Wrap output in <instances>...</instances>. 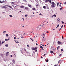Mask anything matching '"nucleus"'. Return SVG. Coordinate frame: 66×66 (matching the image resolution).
Segmentation results:
<instances>
[{
  "label": "nucleus",
  "mask_w": 66,
  "mask_h": 66,
  "mask_svg": "<svg viewBox=\"0 0 66 66\" xmlns=\"http://www.w3.org/2000/svg\"><path fill=\"white\" fill-rule=\"evenodd\" d=\"M22 19H23V21H24V19L23 18H22Z\"/></svg>",
  "instance_id": "56"
},
{
  "label": "nucleus",
  "mask_w": 66,
  "mask_h": 66,
  "mask_svg": "<svg viewBox=\"0 0 66 66\" xmlns=\"http://www.w3.org/2000/svg\"><path fill=\"white\" fill-rule=\"evenodd\" d=\"M62 55V54H60L59 55V56H61Z\"/></svg>",
  "instance_id": "34"
},
{
  "label": "nucleus",
  "mask_w": 66,
  "mask_h": 66,
  "mask_svg": "<svg viewBox=\"0 0 66 66\" xmlns=\"http://www.w3.org/2000/svg\"><path fill=\"white\" fill-rule=\"evenodd\" d=\"M5 6H8V7H9L10 8H12V6L10 5H5Z\"/></svg>",
  "instance_id": "6"
},
{
  "label": "nucleus",
  "mask_w": 66,
  "mask_h": 66,
  "mask_svg": "<svg viewBox=\"0 0 66 66\" xmlns=\"http://www.w3.org/2000/svg\"><path fill=\"white\" fill-rule=\"evenodd\" d=\"M13 62V64H15V61L14 60H12Z\"/></svg>",
  "instance_id": "9"
},
{
  "label": "nucleus",
  "mask_w": 66,
  "mask_h": 66,
  "mask_svg": "<svg viewBox=\"0 0 66 66\" xmlns=\"http://www.w3.org/2000/svg\"><path fill=\"white\" fill-rule=\"evenodd\" d=\"M35 52H37V50H35Z\"/></svg>",
  "instance_id": "45"
},
{
  "label": "nucleus",
  "mask_w": 66,
  "mask_h": 66,
  "mask_svg": "<svg viewBox=\"0 0 66 66\" xmlns=\"http://www.w3.org/2000/svg\"><path fill=\"white\" fill-rule=\"evenodd\" d=\"M48 1H49V2H50V3H51V0H49Z\"/></svg>",
  "instance_id": "21"
},
{
  "label": "nucleus",
  "mask_w": 66,
  "mask_h": 66,
  "mask_svg": "<svg viewBox=\"0 0 66 66\" xmlns=\"http://www.w3.org/2000/svg\"><path fill=\"white\" fill-rule=\"evenodd\" d=\"M14 2H12L11 3V4H14Z\"/></svg>",
  "instance_id": "29"
},
{
  "label": "nucleus",
  "mask_w": 66,
  "mask_h": 66,
  "mask_svg": "<svg viewBox=\"0 0 66 66\" xmlns=\"http://www.w3.org/2000/svg\"><path fill=\"white\" fill-rule=\"evenodd\" d=\"M2 2H4V1H2Z\"/></svg>",
  "instance_id": "60"
},
{
  "label": "nucleus",
  "mask_w": 66,
  "mask_h": 66,
  "mask_svg": "<svg viewBox=\"0 0 66 66\" xmlns=\"http://www.w3.org/2000/svg\"><path fill=\"white\" fill-rule=\"evenodd\" d=\"M53 16H54V17H56V15L55 14H54Z\"/></svg>",
  "instance_id": "28"
},
{
  "label": "nucleus",
  "mask_w": 66,
  "mask_h": 66,
  "mask_svg": "<svg viewBox=\"0 0 66 66\" xmlns=\"http://www.w3.org/2000/svg\"><path fill=\"white\" fill-rule=\"evenodd\" d=\"M58 43L59 45H60L61 44V43L60 42V41H58Z\"/></svg>",
  "instance_id": "10"
},
{
  "label": "nucleus",
  "mask_w": 66,
  "mask_h": 66,
  "mask_svg": "<svg viewBox=\"0 0 66 66\" xmlns=\"http://www.w3.org/2000/svg\"><path fill=\"white\" fill-rule=\"evenodd\" d=\"M60 10H62V8H60Z\"/></svg>",
  "instance_id": "51"
},
{
  "label": "nucleus",
  "mask_w": 66,
  "mask_h": 66,
  "mask_svg": "<svg viewBox=\"0 0 66 66\" xmlns=\"http://www.w3.org/2000/svg\"><path fill=\"white\" fill-rule=\"evenodd\" d=\"M59 27V24H58L56 27V28Z\"/></svg>",
  "instance_id": "36"
},
{
  "label": "nucleus",
  "mask_w": 66,
  "mask_h": 66,
  "mask_svg": "<svg viewBox=\"0 0 66 66\" xmlns=\"http://www.w3.org/2000/svg\"><path fill=\"white\" fill-rule=\"evenodd\" d=\"M1 7L3 8V9H7V7L6 6H3Z\"/></svg>",
  "instance_id": "4"
},
{
  "label": "nucleus",
  "mask_w": 66,
  "mask_h": 66,
  "mask_svg": "<svg viewBox=\"0 0 66 66\" xmlns=\"http://www.w3.org/2000/svg\"><path fill=\"white\" fill-rule=\"evenodd\" d=\"M61 22H62V24H64V22H63V21H62Z\"/></svg>",
  "instance_id": "32"
},
{
  "label": "nucleus",
  "mask_w": 66,
  "mask_h": 66,
  "mask_svg": "<svg viewBox=\"0 0 66 66\" xmlns=\"http://www.w3.org/2000/svg\"><path fill=\"white\" fill-rule=\"evenodd\" d=\"M42 15V14H41V13H40L39 14V15Z\"/></svg>",
  "instance_id": "52"
},
{
  "label": "nucleus",
  "mask_w": 66,
  "mask_h": 66,
  "mask_svg": "<svg viewBox=\"0 0 66 66\" xmlns=\"http://www.w3.org/2000/svg\"><path fill=\"white\" fill-rule=\"evenodd\" d=\"M46 62H48V61H49V60L48 59H47V60H46Z\"/></svg>",
  "instance_id": "18"
},
{
  "label": "nucleus",
  "mask_w": 66,
  "mask_h": 66,
  "mask_svg": "<svg viewBox=\"0 0 66 66\" xmlns=\"http://www.w3.org/2000/svg\"><path fill=\"white\" fill-rule=\"evenodd\" d=\"M9 52H7L6 53V56H7L9 55Z\"/></svg>",
  "instance_id": "5"
},
{
  "label": "nucleus",
  "mask_w": 66,
  "mask_h": 66,
  "mask_svg": "<svg viewBox=\"0 0 66 66\" xmlns=\"http://www.w3.org/2000/svg\"><path fill=\"white\" fill-rule=\"evenodd\" d=\"M14 57H16V55H15V54H14Z\"/></svg>",
  "instance_id": "24"
},
{
  "label": "nucleus",
  "mask_w": 66,
  "mask_h": 66,
  "mask_svg": "<svg viewBox=\"0 0 66 66\" xmlns=\"http://www.w3.org/2000/svg\"><path fill=\"white\" fill-rule=\"evenodd\" d=\"M6 36H9V35H8V34H6Z\"/></svg>",
  "instance_id": "39"
},
{
  "label": "nucleus",
  "mask_w": 66,
  "mask_h": 66,
  "mask_svg": "<svg viewBox=\"0 0 66 66\" xmlns=\"http://www.w3.org/2000/svg\"><path fill=\"white\" fill-rule=\"evenodd\" d=\"M49 1V0H46V2H48V1Z\"/></svg>",
  "instance_id": "26"
},
{
  "label": "nucleus",
  "mask_w": 66,
  "mask_h": 66,
  "mask_svg": "<svg viewBox=\"0 0 66 66\" xmlns=\"http://www.w3.org/2000/svg\"><path fill=\"white\" fill-rule=\"evenodd\" d=\"M36 7L38 6V4L36 5Z\"/></svg>",
  "instance_id": "38"
},
{
  "label": "nucleus",
  "mask_w": 66,
  "mask_h": 66,
  "mask_svg": "<svg viewBox=\"0 0 66 66\" xmlns=\"http://www.w3.org/2000/svg\"><path fill=\"white\" fill-rule=\"evenodd\" d=\"M41 58H42V59H43V57H42V56H41Z\"/></svg>",
  "instance_id": "63"
},
{
  "label": "nucleus",
  "mask_w": 66,
  "mask_h": 66,
  "mask_svg": "<svg viewBox=\"0 0 66 66\" xmlns=\"http://www.w3.org/2000/svg\"><path fill=\"white\" fill-rule=\"evenodd\" d=\"M5 41H3L2 42V43L3 44V43H5Z\"/></svg>",
  "instance_id": "41"
},
{
  "label": "nucleus",
  "mask_w": 66,
  "mask_h": 66,
  "mask_svg": "<svg viewBox=\"0 0 66 66\" xmlns=\"http://www.w3.org/2000/svg\"><path fill=\"white\" fill-rule=\"evenodd\" d=\"M0 3H3V2H2L1 1H0Z\"/></svg>",
  "instance_id": "43"
},
{
  "label": "nucleus",
  "mask_w": 66,
  "mask_h": 66,
  "mask_svg": "<svg viewBox=\"0 0 66 66\" xmlns=\"http://www.w3.org/2000/svg\"><path fill=\"white\" fill-rule=\"evenodd\" d=\"M24 9H25V10H29V8L28 7H25L24 8Z\"/></svg>",
  "instance_id": "12"
},
{
  "label": "nucleus",
  "mask_w": 66,
  "mask_h": 66,
  "mask_svg": "<svg viewBox=\"0 0 66 66\" xmlns=\"http://www.w3.org/2000/svg\"><path fill=\"white\" fill-rule=\"evenodd\" d=\"M45 55H46V54H44V56H45Z\"/></svg>",
  "instance_id": "49"
},
{
  "label": "nucleus",
  "mask_w": 66,
  "mask_h": 66,
  "mask_svg": "<svg viewBox=\"0 0 66 66\" xmlns=\"http://www.w3.org/2000/svg\"><path fill=\"white\" fill-rule=\"evenodd\" d=\"M62 39H64V37H63V36H62Z\"/></svg>",
  "instance_id": "40"
},
{
  "label": "nucleus",
  "mask_w": 66,
  "mask_h": 66,
  "mask_svg": "<svg viewBox=\"0 0 66 66\" xmlns=\"http://www.w3.org/2000/svg\"><path fill=\"white\" fill-rule=\"evenodd\" d=\"M39 1H40V2H42V0H40Z\"/></svg>",
  "instance_id": "61"
},
{
  "label": "nucleus",
  "mask_w": 66,
  "mask_h": 66,
  "mask_svg": "<svg viewBox=\"0 0 66 66\" xmlns=\"http://www.w3.org/2000/svg\"><path fill=\"white\" fill-rule=\"evenodd\" d=\"M8 40H10V38H8V39H5V41H8Z\"/></svg>",
  "instance_id": "14"
},
{
  "label": "nucleus",
  "mask_w": 66,
  "mask_h": 66,
  "mask_svg": "<svg viewBox=\"0 0 66 66\" xmlns=\"http://www.w3.org/2000/svg\"><path fill=\"white\" fill-rule=\"evenodd\" d=\"M53 51H51V53H53Z\"/></svg>",
  "instance_id": "35"
},
{
  "label": "nucleus",
  "mask_w": 66,
  "mask_h": 66,
  "mask_svg": "<svg viewBox=\"0 0 66 66\" xmlns=\"http://www.w3.org/2000/svg\"><path fill=\"white\" fill-rule=\"evenodd\" d=\"M24 51L26 52V48H24Z\"/></svg>",
  "instance_id": "33"
},
{
  "label": "nucleus",
  "mask_w": 66,
  "mask_h": 66,
  "mask_svg": "<svg viewBox=\"0 0 66 66\" xmlns=\"http://www.w3.org/2000/svg\"><path fill=\"white\" fill-rule=\"evenodd\" d=\"M64 4H66V2H65Z\"/></svg>",
  "instance_id": "64"
},
{
  "label": "nucleus",
  "mask_w": 66,
  "mask_h": 66,
  "mask_svg": "<svg viewBox=\"0 0 66 66\" xmlns=\"http://www.w3.org/2000/svg\"><path fill=\"white\" fill-rule=\"evenodd\" d=\"M27 47H29V45H27Z\"/></svg>",
  "instance_id": "59"
},
{
  "label": "nucleus",
  "mask_w": 66,
  "mask_h": 66,
  "mask_svg": "<svg viewBox=\"0 0 66 66\" xmlns=\"http://www.w3.org/2000/svg\"><path fill=\"white\" fill-rule=\"evenodd\" d=\"M28 6H29V7H31V5H30V4H28Z\"/></svg>",
  "instance_id": "17"
},
{
  "label": "nucleus",
  "mask_w": 66,
  "mask_h": 66,
  "mask_svg": "<svg viewBox=\"0 0 66 66\" xmlns=\"http://www.w3.org/2000/svg\"><path fill=\"white\" fill-rule=\"evenodd\" d=\"M57 20L58 21H60V19L58 18V19H57Z\"/></svg>",
  "instance_id": "20"
},
{
  "label": "nucleus",
  "mask_w": 66,
  "mask_h": 66,
  "mask_svg": "<svg viewBox=\"0 0 66 66\" xmlns=\"http://www.w3.org/2000/svg\"><path fill=\"white\" fill-rule=\"evenodd\" d=\"M37 49V47L34 48V47H33L32 48V49L33 50H35Z\"/></svg>",
  "instance_id": "2"
},
{
  "label": "nucleus",
  "mask_w": 66,
  "mask_h": 66,
  "mask_svg": "<svg viewBox=\"0 0 66 66\" xmlns=\"http://www.w3.org/2000/svg\"><path fill=\"white\" fill-rule=\"evenodd\" d=\"M20 8H23L24 7V6H20Z\"/></svg>",
  "instance_id": "7"
},
{
  "label": "nucleus",
  "mask_w": 66,
  "mask_h": 66,
  "mask_svg": "<svg viewBox=\"0 0 66 66\" xmlns=\"http://www.w3.org/2000/svg\"><path fill=\"white\" fill-rule=\"evenodd\" d=\"M47 9L48 10H49V8L48 7H47Z\"/></svg>",
  "instance_id": "44"
},
{
  "label": "nucleus",
  "mask_w": 66,
  "mask_h": 66,
  "mask_svg": "<svg viewBox=\"0 0 66 66\" xmlns=\"http://www.w3.org/2000/svg\"><path fill=\"white\" fill-rule=\"evenodd\" d=\"M25 17H28V15H25Z\"/></svg>",
  "instance_id": "42"
},
{
  "label": "nucleus",
  "mask_w": 66,
  "mask_h": 66,
  "mask_svg": "<svg viewBox=\"0 0 66 66\" xmlns=\"http://www.w3.org/2000/svg\"><path fill=\"white\" fill-rule=\"evenodd\" d=\"M57 66V65L55 64V65H54V66Z\"/></svg>",
  "instance_id": "50"
},
{
  "label": "nucleus",
  "mask_w": 66,
  "mask_h": 66,
  "mask_svg": "<svg viewBox=\"0 0 66 66\" xmlns=\"http://www.w3.org/2000/svg\"><path fill=\"white\" fill-rule=\"evenodd\" d=\"M57 47L58 48H60V46H58V47Z\"/></svg>",
  "instance_id": "54"
},
{
  "label": "nucleus",
  "mask_w": 66,
  "mask_h": 66,
  "mask_svg": "<svg viewBox=\"0 0 66 66\" xmlns=\"http://www.w3.org/2000/svg\"><path fill=\"white\" fill-rule=\"evenodd\" d=\"M52 5L51 6V7L52 9L53 7H55V6H54V5H55V3H54V2H52L51 3Z\"/></svg>",
  "instance_id": "1"
},
{
  "label": "nucleus",
  "mask_w": 66,
  "mask_h": 66,
  "mask_svg": "<svg viewBox=\"0 0 66 66\" xmlns=\"http://www.w3.org/2000/svg\"><path fill=\"white\" fill-rule=\"evenodd\" d=\"M21 37L22 38H23V37L22 36Z\"/></svg>",
  "instance_id": "46"
},
{
  "label": "nucleus",
  "mask_w": 66,
  "mask_h": 66,
  "mask_svg": "<svg viewBox=\"0 0 66 66\" xmlns=\"http://www.w3.org/2000/svg\"><path fill=\"white\" fill-rule=\"evenodd\" d=\"M46 32L47 33H49V31H47Z\"/></svg>",
  "instance_id": "47"
},
{
  "label": "nucleus",
  "mask_w": 66,
  "mask_h": 66,
  "mask_svg": "<svg viewBox=\"0 0 66 66\" xmlns=\"http://www.w3.org/2000/svg\"><path fill=\"white\" fill-rule=\"evenodd\" d=\"M36 46H38V44H37V43H36Z\"/></svg>",
  "instance_id": "55"
},
{
  "label": "nucleus",
  "mask_w": 66,
  "mask_h": 66,
  "mask_svg": "<svg viewBox=\"0 0 66 66\" xmlns=\"http://www.w3.org/2000/svg\"><path fill=\"white\" fill-rule=\"evenodd\" d=\"M5 46H6V47H7L9 46V44H6L5 45Z\"/></svg>",
  "instance_id": "15"
},
{
  "label": "nucleus",
  "mask_w": 66,
  "mask_h": 66,
  "mask_svg": "<svg viewBox=\"0 0 66 66\" xmlns=\"http://www.w3.org/2000/svg\"><path fill=\"white\" fill-rule=\"evenodd\" d=\"M59 2H58L57 3V7H59Z\"/></svg>",
  "instance_id": "23"
},
{
  "label": "nucleus",
  "mask_w": 66,
  "mask_h": 66,
  "mask_svg": "<svg viewBox=\"0 0 66 66\" xmlns=\"http://www.w3.org/2000/svg\"><path fill=\"white\" fill-rule=\"evenodd\" d=\"M16 37H14V39H16Z\"/></svg>",
  "instance_id": "58"
},
{
  "label": "nucleus",
  "mask_w": 66,
  "mask_h": 66,
  "mask_svg": "<svg viewBox=\"0 0 66 66\" xmlns=\"http://www.w3.org/2000/svg\"><path fill=\"white\" fill-rule=\"evenodd\" d=\"M36 10V9L35 8H33L32 9V11H34V10Z\"/></svg>",
  "instance_id": "11"
},
{
  "label": "nucleus",
  "mask_w": 66,
  "mask_h": 66,
  "mask_svg": "<svg viewBox=\"0 0 66 66\" xmlns=\"http://www.w3.org/2000/svg\"><path fill=\"white\" fill-rule=\"evenodd\" d=\"M43 8H44V9H46V7L45 6H43Z\"/></svg>",
  "instance_id": "19"
},
{
  "label": "nucleus",
  "mask_w": 66,
  "mask_h": 66,
  "mask_svg": "<svg viewBox=\"0 0 66 66\" xmlns=\"http://www.w3.org/2000/svg\"><path fill=\"white\" fill-rule=\"evenodd\" d=\"M63 51V49H62L61 50V52H62Z\"/></svg>",
  "instance_id": "30"
},
{
  "label": "nucleus",
  "mask_w": 66,
  "mask_h": 66,
  "mask_svg": "<svg viewBox=\"0 0 66 66\" xmlns=\"http://www.w3.org/2000/svg\"><path fill=\"white\" fill-rule=\"evenodd\" d=\"M6 31H4L3 32V33H6Z\"/></svg>",
  "instance_id": "25"
},
{
  "label": "nucleus",
  "mask_w": 66,
  "mask_h": 66,
  "mask_svg": "<svg viewBox=\"0 0 66 66\" xmlns=\"http://www.w3.org/2000/svg\"><path fill=\"white\" fill-rule=\"evenodd\" d=\"M40 48H42V46H40Z\"/></svg>",
  "instance_id": "53"
},
{
  "label": "nucleus",
  "mask_w": 66,
  "mask_h": 66,
  "mask_svg": "<svg viewBox=\"0 0 66 66\" xmlns=\"http://www.w3.org/2000/svg\"><path fill=\"white\" fill-rule=\"evenodd\" d=\"M10 17H13V16L11 15H9Z\"/></svg>",
  "instance_id": "27"
},
{
  "label": "nucleus",
  "mask_w": 66,
  "mask_h": 66,
  "mask_svg": "<svg viewBox=\"0 0 66 66\" xmlns=\"http://www.w3.org/2000/svg\"><path fill=\"white\" fill-rule=\"evenodd\" d=\"M11 57H12V55H11Z\"/></svg>",
  "instance_id": "62"
},
{
  "label": "nucleus",
  "mask_w": 66,
  "mask_h": 66,
  "mask_svg": "<svg viewBox=\"0 0 66 66\" xmlns=\"http://www.w3.org/2000/svg\"><path fill=\"white\" fill-rule=\"evenodd\" d=\"M41 28L40 27H38V30H40V29H41Z\"/></svg>",
  "instance_id": "13"
},
{
  "label": "nucleus",
  "mask_w": 66,
  "mask_h": 66,
  "mask_svg": "<svg viewBox=\"0 0 66 66\" xmlns=\"http://www.w3.org/2000/svg\"><path fill=\"white\" fill-rule=\"evenodd\" d=\"M10 64H12V65H13V63H11Z\"/></svg>",
  "instance_id": "48"
},
{
  "label": "nucleus",
  "mask_w": 66,
  "mask_h": 66,
  "mask_svg": "<svg viewBox=\"0 0 66 66\" xmlns=\"http://www.w3.org/2000/svg\"><path fill=\"white\" fill-rule=\"evenodd\" d=\"M43 36L44 37H45V36H46L45 35V34H43Z\"/></svg>",
  "instance_id": "16"
},
{
  "label": "nucleus",
  "mask_w": 66,
  "mask_h": 66,
  "mask_svg": "<svg viewBox=\"0 0 66 66\" xmlns=\"http://www.w3.org/2000/svg\"><path fill=\"white\" fill-rule=\"evenodd\" d=\"M63 25H62L61 27V29H62V28H63Z\"/></svg>",
  "instance_id": "31"
},
{
  "label": "nucleus",
  "mask_w": 66,
  "mask_h": 66,
  "mask_svg": "<svg viewBox=\"0 0 66 66\" xmlns=\"http://www.w3.org/2000/svg\"><path fill=\"white\" fill-rule=\"evenodd\" d=\"M30 39L32 41V42H34V40H33V39H32V38H30Z\"/></svg>",
  "instance_id": "22"
},
{
  "label": "nucleus",
  "mask_w": 66,
  "mask_h": 66,
  "mask_svg": "<svg viewBox=\"0 0 66 66\" xmlns=\"http://www.w3.org/2000/svg\"><path fill=\"white\" fill-rule=\"evenodd\" d=\"M43 49V47L42 48H41V49L40 50L42 51V50Z\"/></svg>",
  "instance_id": "37"
},
{
  "label": "nucleus",
  "mask_w": 66,
  "mask_h": 66,
  "mask_svg": "<svg viewBox=\"0 0 66 66\" xmlns=\"http://www.w3.org/2000/svg\"><path fill=\"white\" fill-rule=\"evenodd\" d=\"M43 38L42 40V42H44V41H45V40H46V38H44V37H43Z\"/></svg>",
  "instance_id": "3"
},
{
  "label": "nucleus",
  "mask_w": 66,
  "mask_h": 66,
  "mask_svg": "<svg viewBox=\"0 0 66 66\" xmlns=\"http://www.w3.org/2000/svg\"><path fill=\"white\" fill-rule=\"evenodd\" d=\"M61 60H60L58 62L59 63H60V64H61Z\"/></svg>",
  "instance_id": "8"
},
{
  "label": "nucleus",
  "mask_w": 66,
  "mask_h": 66,
  "mask_svg": "<svg viewBox=\"0 0 66 66\" xmlns=\"http://www.w3.org/2000/svg\"><path fill=\"white\" fill-rule=\"evenodd\" d=\"M15 43H16V44H18V42H15Z\"/></svg>",
  "instance_id": "57"
}]
</instances>
